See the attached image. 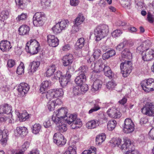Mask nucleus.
I'll return each mask as SVG.
<instances>
[{
	"mask_svg": "<svg viewBox=\"0 0 154 154\" xmlns=\"http://www.w3.org/2000/svg\"><path fill=\"white\" fill-rule=\"evenodd\" d=\"M11 48V43L8 41H3L0 42V49L3 52L8 51Z\"/></svg>",
	"mask_w": 154,
	"mask_h": 154,
	"instance_id": "nucleus-19",
	"label": "nucleus"
},
{
	"mask_svg": "<svg viewBox=\"0 0 154 154\" xmlns=\"http://www.w3.org/2000/svg\"><path fill=\"white\" fill-rule=\"evenodd\" d=\"M98 121L97 122V123L98 122L99 124H101L106 122L107 119L105 117L102 112L98 114Z\"/></svg>",
	"mask_w": 154,
	"mask_h": 154,
	"instance_id": "nucleus-38",
	"label": "nucleus"
},
{
	"mask_svg": "<svg viewBox=\"0 0 154 154\" xmlns=\"http://www.w3.org/2000/svg\"><path fill=\"white\" fill-rule=\"evenodd\" d=\"M29 146V143L28 142H26L22 145V151L23 152L25 151L28 148Z\"/></svg>",
	"mask_w": 154,
	"mask_h": 154,
	"instance_id": "nucleus-63",
	"label": "nucleus"
},
{
	"mask_svg": "<svg viewBox=\"0 0 154 154\" xmlns=\"http://www.w3.org/2000/svg\"><path fill=\"white\" fill-rule=\"evenodd\" d=\"M13 120L12 117L11 118V116L8 115L3 116L0 117V122H5L8 120L9 123H11Z\"/></svg>",
	"mask_w": 154,
	"mask_h": 154,
	"instance_id": "nucleus-45",
	"label": "nucleus"
},
{
	"mask_svg": "<svg viewBox=\"0 0 154 154\" xmlns=\"http://www.w3.org/2000/svg\"><path fill=\"white\" fill-rule=\"evenodd\" d=\"M82 126V122L79 119L76 118L72 124L71 128L72 129H76L79 128Z\"/></svg>",
	"mask_w": 154,
	"mask_h": 154,
	"instance_id": "nucleus-33",
	"label": "nucleus"
},
{
	"mask_svg": "<svg viewBox=\"0 0 154 154\" xmlns=\"http://www.w3.org/2000/svg\"><path fill=\"white\" fill-rule=\"evenodd\" d=\"M62 103L61 100L58 98L55 100H50L47 104V106L50 111H52L54 110L56 106L57 105H60Z\"/></svg>",
	"mask_w": 154,
	"mask_h": 154,
	"instance_id": "nucleus-16",
	"label": "nucleus"
},
{
	"mask_svg": "<svg viewBox=\"0 0 154 154\" xmlns=\"http://www.w3.org/2000/svg\"><path fill=\"white\" fill-rule=\"evenodd\" d=\"M122 3L126 9H129L130 8V0H124L122 1Z\"/></svg>",
	"mask_w": 154,
	"mask_h": 154,
	"instance_id": "nucleus-54",
	"label": "nucleus"
},
{
	"mask_svg": "<svg viewBox=\"0 0 154 154\" xmlns=\"http://www.w3.org/2000/svg\"><path fill=\"white\" fill-rule=\"evenodd\" d=\"M86 80L85 75L83 74L79 75L75 79V83L78 86L81 85L83 83L85 82Z\"/></svg>",
	"mask_w": 154,
	"mask_h": 154,
	"instance_id": "nucleus-24",
	"label": "nucleus"
},
{
	"mask_svg": "<svg viewBox=\"0 0 154 154\" xmlns=\"http://www.w3.org/2000/svg\"><path fill=\"white\" fill-rule=\"evenodd\" d=\"M96 53L94 52V54L92 55L89 60H87V62L88 63H91L92 62L93 63H92L91 67L92 69H94L92 72L91 80L93 82V84L91 86V92L92 93H95L96 91V84L95 81H96V72L95 70V64H96Z\"/></svg>",
	"mask_w": 154,
	"mask_h": 154,
	"instance_id": "nucleus-1",
	"label": "nucleus"
},
{
	"mask_svg": "<svg viewBox=\"0 0 154 154\" xmlns=\"http://www.w3.org/2000/svg\"><path fill=\"white\" fill-rule=\"evenodd\" d=\"M15 2L17 6L23 9L26 6L27 0H15Z\"/></svg>",
	"mask_w": 154,
	"mask_h": 154,
	"instance_id": "nucleus-40",
	"label": "nucleus"
},
{
	"mask_svg": "<svg viewBox=\"0 0 154 154\" xmlns=\"http://www.w3.org/2000/svg\"><path fill=\"white\" fill-rule=\"evenodd\" d=\"M51 0H41V3L43 7L46 8L50 6Z\"/></svg>",
	"mask_w": 154,
	"mask_h": 154,
	"instance_id": "nucleus-56",
	"label": "nucleus"
},
{
	"mask_svg": "<svg viewBox=\"0 0 154 154\" xmlns=\"http://www.w3.org/2000/svg\"><path fill=\"white\" fill-rule=\"evenodd\" d=\"M59 26V25L57 23L56 25L52 28V30L53 32L55 34L60 32L62 30L61 28H60Z\"/></svg>",
	"mask_w": 154,
	"mask_h": 154,
	"instance_id": "nucleus-51",
	"label": "nucleus"
},
{
	"mask_svg": "<svg viewBox=\"0 0 154 154\" xmlns=\"http://www.w3.org/2000/svg\"><path fill=\"white\" fill-rule=\"evenodd\" d=\"M61 121L58 125V129L59 131L61 133L65 132L67 130L66 125Z\"/></svg>",
	"mask_w": 154,
	"mask_h": 154,
	"instance_id": "nucleus-44",
	"label": "nucleus"
},
{
	"mask_svg": "<svg viewBox=\"0 0 154 154\" xmlns=\"http://www.w3.org/2000/svg\"><path fill=\"white\" fill-rule=\"evenodd\" d=\"M39 46V44L36 40L31 39L26 44L25 49L28 53L34 55L38 52Z\"/></svg>",
	"mask_w": 154,
	"mask_h": 154,
	"instance_id": "nucleus-3",
	"label": "nucleus"
},
{
	"mask_svg": "<svg viewBox=\"0 0 154 154\" xmlns=\"http://www.w3.org/2000/svg\"><path fill=\"white\" fill-rule=\"evenodd\" d=\"M47 38V42L50 46L55 47L58 45L59 40L54 35H49L48 36Z\"/></svg>",
	"mask_w": 154,
	"mask_h": 154,
	"instance_id": "nucleus-18",
	"label": "nucleus"
},
{
	"mask_svg": "<svg viewBox=\"0 0 154 154\" xmlns=\"http://www.w3.org/2000/svg\"><path fill=\"white\" fill-rule=\"evenodd\" d=\"M116 124V121L114 120H111L108 123L107 128L109 131L113 130L115 128Z\"/></svg>",
	"mask_w": 154,
	"mask_h": 154,
	"instance_id": "nucleus-39",
	"label": "nucleus"
},
{
	"mask_svg": "<svg viewBox=\"0 0 154 154\" xmlns=\"http://www.w3.org/2000/svg\"><path fill=\"white\" fill-rule=\"evenodd\" d=\"M41 128V126L39 123H35L33 126L32 132L34 134L39 133Z\"/></svg>",
	"mask_w": 154,
	"mask_h": 154,
	"instance_id": "nucleus-36",
	"label": "nucleus"
},
{
	"mask_svg": "<svg viewBox=\"0 0 154 154\" xmlns=\"http://www.w3.org/2000/svg\"><path fill=\"white\" fill-rule=\"evenodd\" d=\"M76 115L67 114V117H66L64 119L65 122L69 125L72 124L76 118Z\"/></svg>",
	"mask_w": 154,
	"mask_h": 154,
	"instance_id": "nucleus-30",
	"label": "nucleus"
},
{
	"mask_svg": "<svg viewBox=\"0 0 154 154\" xmlns=\"http://www.w3.org/2000/svg\"><path fill=\"white\" fill-rule=\"evenodd\" d=\"M141 110L145 115L149 116H154V103H146Z\"/></svg>",
	"mask_w": 154,
	"mask_h": 154,
	"instance_id": "nucleus-5",
	"label": "nucleus"
},
{
	"mask_svg": "<svg viewBox=\"0 0 154 154\" xmlns=\"http://www.w3.org/2000/svg\"><path fill=\"white\" fill-rule=\"evenodd\" d=\"M15 134L19 135H27L28 134V131L25 127H17L15 131Z\"/></svg>",
	"mask_w": 154,
	"mask_h": 154,
	"instance_id": "nucleus-29",
	"label": "nucleus"
},
{
	"mask_svg": "<svg viewBox=\"0 0 154 154\" xmlns=\"http://www.w3.org/2000/svg\"><path fill=\"white\" fill-rule=\"evenodd\" d=\"M29 89V85L25 83H21L18 86L17 91L18 95L20 97H23L27 93Z\"/></svg>",
	"mask_w": 154,
	"mask_h": 154,
	"instance_id": "nucleus-12",
	"label": "nucleus"
},
{
	"mask_svg": "<svg viewBox=\"0 0 154 154\" xmlns=\"http://www.w3.org/2000/svg\"><path fill=\"white\" fill-rule=\"evenodd\" d=\"M9 15V12L8 11L4 10L2 11L0 13V20L4 21L8 18Z\"/></svg>",
	"mask_w": 154,
	"mask_h": 154,
	"instance_id": "nucleus-37",
	"label": "nucleus"
},
{
	"mask_svg": "<svg viewBox=\"0 0 154 154\" xmlns=\"http://www.w3.org/2000/svg\"><path fill=\"white\" fill-rule=\"evenodd\" d=\"M43 125L45 128H48L51 126L50 120L48 119L45 121L43 123Z\"/></svg>",
	"mask_w": 154,
	"mask_h": 154,
	"instance_id": "nucleus-64",
	"label": "nucleus"
},
{
	"mask_svg": "<svg viewBox=\"0 0 154 154\" xmlns=\"http://www.w3.org/2000/svg\"><path fill=\"white\" fill-rule=\"evenodd\" d=\"M147 20L150 23H152L154 21L153 15H152L150 12L147 14Z\"/></svg>",
	"mask_w": 154,
	"mask_h": 154,
	"instance_id": "nucleus-61",
	"label": "nucleus"
},
{
	"mask_svg": "<svg viewBox=\"0 0 154 154\" xmlns=\"http://www.w3.org/2000/svg\"><path fill=\"white\" fill-rule=\"evenodd\" d=\"M85 18L83 15L81 14H79L77 17L74 20V23L76 25L79 26L82 24L84 21Z\"/></svg>",
	"mask_w": 154,
	"mask_h": 154,
	"instance_id": "nucleus-31",
	"label": "nucleus"
},
{
	"mask_svg": "<svg viewBox=\"0 0 154 154\" xmlns=\"http://www.w3.org/2000/svg\"><path fill=\"white\" fill-rule=\"evenodd\" d=\"M122 33V30L120 29H116L112 33V35L114 37L119 36Z\"/></svg>",
	"mask_w": 154,
	"mask_h": 154,
	"instance_id": "nucleus-55",
	"label": "nucleus"
},
{
	"mask_svg": "<svg viewBox=\"0 0 154 154\" xmlns=\"http://www.w3.org/2000/svg\"><path fill=\"white\" fill-rule=\"evenodd\" d=\"M56 70V67L54 65L48 66L46 73V76L49 77L53 75Z\"/></svg>",
	"mask_w": 154,
	"mask_h": 154,
	"instance_id": "nucleus-28",
	"label": "nucleus"
},
{
	"mask_svg": "<svg viewBox=\"0 0 154 154\" xmlns=\"http://www.w3.org/2000/svg\"><path fill=\"white\" fill-rule=\"evenodd\" d=\"M123 42L125 46L131 47L134 45V42L131 40H125L123 41Z\"/></svg>",
	"mask_w": 154,
	"mask_h": 154,
	"instance_id": "nucleus-62",
	"label": "nucleus"
},
{
	"mask_svg": "<svg viewBox=\"0 0 154 154\" xmlns=\"http://www.w3.org/2000/svg\"><path fill=\"white\" fill-rule=\"evenodd\" d=\"M81 93L79 86H77L74 87L73 89V93L75 95H79Z\"/></svg>",
	"mask_w": 154,
	"mask_h": 154,
	"instance_id": "nucleus-57",
	"label": "nucleus"
},
{
	"mask_svg": "<svg viewBox=\"0 0 154 154\" xmlns=\"http://www.w3.org/2000/svg\"><path fill=\"white\" fill-rule=\"evenodd\" d=\"M71 77V75L69 72H67L66 75L61 77L59 82L62 87L66 86L68 83Z\"/></svg>",
	"mask_w": 154,
	"mask_h": 154,
	"instance_id": "nucleus-20",
	"label": "nucleus"
},
{
	"mask_svg": "<svg viewBox=\"0 0 154 154\" xmlns=\"http://www.w3.org/2000/svg\"><path fill=\"white\" fill-rule=\"evenodd\" d=\"M8 138V135H0V141L3 145L5 144Z\"/></svg>",
	"mask_w": 154,
	"mask_h": 154,
	"instance_id": "nucleus-59",
	"label": "nucleus"
},
{
	"mask_svg": "<svg viewBox=\"0 0 154 154\" xmlns=\"http://www.w3.org/2000/svg\"><path fill=\"white\" fill-rule=\"evenodd\" d=\"M116 82L113 80L108 82L106 84V87L109 90H112L114 89L116 86Z\"/></svg>",
	"mask_w": 154,
	"mask_h": 154,
	"instance_id": "nucleus-43",
	"label": "nucleus"
},
{
	"mask_svg": "<svg viewBox=\"0 0 154 154\" xmlns=\"http://www.w3.org/2000/svg\"><path fill=\"white\" fill-rule=\"evenodd\" d=\"M56 116L58 117H60L61 119H65L66 117H67V109L66 107H61L56 112Z\"/></svg>",
	"mask_w": 154,
	"mask_h": 154,
	"instance_id": "nucleus-21",
	"label": "nucleus"
},
{
	"mask_svg": "<svg viewBox=\"0 0 154 154\" xmlns=\"http://www.w3.org/2000/svg\"><path fill=\"white\" fill-rule=\"evenodd\" d=\"M86 125L88 129L94 128L96 126V122L94 120L89 121L86 123Z\"/></svg>",
	"mask_w": 154,
	"mask_h": 154,
	"instance_id": "nucleus-48",
	"label": "nucleus"
},
{
	"mask_svg": "<svg viewBox=\"0 0 154 154\" xmlns=\"http://www.w3.org/2000/svg\"><path fill=\"white\" fill-rule=\"evenodd\" d=\"M64 92L62 88H56L50 89L45 93L47 98L48 100H51L62 97Z\"/></svg>",
	"mask_w": 154,
	"mask_h": 154,
	"instance_id": "nucleus-4",
	"label": "nucleus"
},
{
	"mask_svg": "<svg viewBox=\"0 0 154 154\" xmlns=\"http://www.w3.org/2000/svg\"><path fill=\"white\" fill-rule=\"evenodd\" d=\"M61 119V118L60 117H58V116H56V113H54L52 116V121L55 124H57L60 123L61 121H60V119Z\"/></svg>",
	"mask_w": 154,
	"mask_h": 154,
	"instance_id": "nucleus-53",
	"label": "nucleus"
},
{
	"mask_svg": "<svg viewBox=\"0 0 154 154\" xmlns=\"http://www.w3.org/2000/svg\"><path fill=\"white\" fill-rule=\"evenodd\" d=\"M54 142L57 146H62L64 145L66 139L63 135H54Z\"/></svg>",
	"mask_w": 154,
	"mask_h": 154,
	"instance_id": "nucleus-15",
	"label": "nucleus"
},
{
	"mask_svg": "<svg viewBox=\"0 0 154 154\" xmlns=\"http://www.w3.org/2000/svg\"><path fill=\"white\" fill-rule=\"evenodd\" d=\"M123 128V131L126 134L130 133L133 132L134 129L133 122L129 118L125 119Z\"/></svg>",
	"mask_w": 154,
	"mask_h": 154,
	"instance_id": "nucleus-10",
	"label": "nucleus"
},
{
	"mask_svg": "<svg viewBox=\"0 0 154 154\" xmlns=\"http://www.w3.org/2000/svg\"><path fill=\"white\" fill-rule=\"evenodd\" d=\"M73 56L71 54L64 56L62 60V63L64 66L70 65L73 61Z\"/></svg>",
	"mask_w": 154,
	"mask_h": 154,
	"instance_id": "nucleus-22",
	"label": "nucleus"
},
{
	"mask_svg": "<svg viewBox=\"0 0 154 154\" xmlns=\"http://www.w3.org/2000/svg\"><path fill=\"white\" fill-rule=\"evenodd\" d=\"M108 32L107 26L105 25L98 26L97 27V41L103 38L106 35Z\"/></svg>",
	"mask_w": 154,
	"mask_h": 154,
	"instance_id": "nucleus-7",
	"label": "nucleus"
},
{
	"mask_svg": "<svg viewBox=\"0 0 154 154\" xmlns=\"http://www.w3.org/2000/svg\"><path fill=\"white\" fill-rule=\"evenodd\" d=\"M106 135H99L98 137H97V142H98V145H100L104 140L106 138Z\"/></svg>",
	"mask_w": 154,
	"mask_h": 154,
	"instance_id": "nucleus-60",
	"label": "nucleus"
},
{
	"mask_svg": "<svg viewBox=\"0 0 154 154\" xmlns=\"http://www.w3.org/2000/svg\"><path fill=\"white\" fill-rule=\"evenodd\" d=\"M103 60L102 59H100L98 60V64L99 65V68L98 69L97 72L103 71L104 68L105 66L103 64Z\"/></svg>",
	"mask_w": 154,
	"mask_h": 154,
	"instance_id": "nucleus-50",
	"label": "nucleus"
},
{
	"mask_svg": "<svg viewBox=\"0 0 154 154\" xmlns=\"http://www.w3.org/2000/svg\"><path fill=\"white\" fill-rule=\"evenodd\" d=\"M45 15L43 13L37 12L34 15L33 18V25L36 26H42L44 23Z\"/></svg>",
	"mask_w": 154,
	"mask_h": 154,
	"instance_id": "nucleus-8",
	"label": "nucleus"
},
{
	"mask_svg": "<svg viewBox=\"0 0 154 154\" xmlns=\"http://www.w3.org/2000/svg\"><path fill=\"white\" fill-rule=\"evenodd\" d=\"M132 64L131 62L125 61L122 63L120 65L121 72L123 77H126L131 72Z\"/></svg>",
	"mask_w": 154,
	"mask_h": 154,
	"instance_id": "nucleus-6",
	"label": "nucleus"
},
{
	"mask_svg": "<svg viewBox=\"0 0 154 154\" xmlns=\"http://www.w3.org/2000/svg\"><path fill=\"white\" fill-rule=\"evenodd\" d=\"M96 148L92 146L88 150H84L81 154H95Z\"/></svg>",
	"mask_w": 154,
	"mask_h": 154,
	"instance_id": "nucleus-47",
	"label": "nucleus"
},
{
	"mask_svg": "<svg viewBox=\"0 0 154 154\" xmlns=\"http://www.w3.org/2000/svg\"><path fill=\"white\" fill-rule=\"evenodd\" d=\"M103 71L105 75L109 78H112L113 76V73L112 72L110 68L108 66H104Z\"/></svg>",
	"mask_w": 154,
	"mask_h": 154,
	"instance_id": "nucleus-34",
	"label": "nucleus"
},
{
	"mask_svg": "<svg viewBox=\"0 0 154 154\" xmlns=\"http://www.w3.org/2000/svg\"><path fill=\"white\" fill-rule=\"evenodd\" d=\"M69 22L67 20H63L60 22H59L57 23L59 25L62 30L65 29L68 26Z\"/></svg>",
	"mask_w": 154,
	"mask_h": 154,
	"instance_id": "nucleus-42",
	"label": "nucleus"
},
{
	"mask_svg": "<svg viewBox=\"0 0 154 154\" xmlns=\"http://www.w3.org/2000/svg\"><path fill=\"white\" fill-rule=\"evenodd\" d=\"M85 41L83 38H81L78 39L75 44V47L76 49H81L83 48L85 44Z\"/></svg>",
	"mask_w": 154,
	"mask_h": 154,
	"instance_id": "nucleus-32",
	"label": "nucleus"
},
{
	"mask_svg": "<svg viewBox=\"0 0 154 154\" xmlns=\"http://www.w3.org/2000/svg\"><path fill=\"white\" fill-rule=\"evenodd\" d=\"M122 141L121 139L119 138H113L110 140V143H112L114 146H119Z\"/></svg>",
	"mask_w": 154,
	"mask_h": 154,
	"instance_id": "nucleus-46",
	"label": "nucleus"
},
{
	"mask_svg": "<svg viewBox=\"0 0 154 154\" xmlns=\"http://www.w3.org/2000/svg\"><path fill=\"white\" fill-rule=\"evenodd\" d=\"M24 66L23 63H21L17 68L16 72L19 75H21L24 72Z\"/></svg>",
	"mask_w": 154,
	"mask_h": 154,
	"instance_id": "nucleus-49",
	"label": "nucleus"
},
{
	"mask_svg": "<svg viewBox=\"0 0 154 154\" xmlns=\"http://www.w3.org/2000/svg\"><path fill=\"white\" fill-rule=\"evenodd\" d=\"M16 115L21 121H25L28 119L30 117V115L26 112H24L23 113H20L19 112H16Z\"/></svg>",
	"mask_w": 154,
	"mask_h": 154,
	"instance_id": "nucleus-27",
	"label": "nucleus"
},
{
	"mask_svg": "<svg viewBox=\"0 0 154 154\" xmlns=\"http://www.w3.org/2000/svg\"><path fill=\"white\" fill-rule=\"evenodd\" d=\"M76 147L75 146H69L63 154H76Z\"/></svg>",
	"mask_w": 154,
	"mask_h": 154,
	"instance_id": "nucleus-35",
	"label": "nucleus"
},
{
	"mask_svg": "<svg viewBox=\"0 0 154 154\" xmlns=\"http://www.w3.org/2000/svg\"><path fill=\"white\" fill-rule=\"evenodd\" d=\"M122 59H130L132 58V54L129 49L127 48L123 50L121 54Z\"/></svg>",
	"mask_w": 154,
	"mask_h": 154,
	"instance_id": "nucleus-26",
	"label": "nucleus"
},
{
	"mask_svg": "<svg viewBox=\"0 0 154 154\" xmlns=\"http://www.w3.org/2000/svg\"><path fill=\"white\" fill-rule=\"evenodd\" d=\"M27 14L26 13H22L18 15L16 19L17 21H20L22 20H25L26 19Z\"/></svg>",
	"mask_w": 154,
	"mask_h": 154,
	"instance_id": "nucleus-52",
	"label": "nucleus"
},
{
	"mask_svg": "<svg viewBox=\"0 0 154 154\" xmlns=\"http://www.w3.org/2000/svg\"><path fill=\"white\" fill-rule=\"evenodd\" d=\"M121 149L125 151L127 150L125 154H140L139 151L135 149L133 143L128 139H125Z\"/></svg>",
	"mask_w": 154,
	"mask_h": 154,
	"instance_id": "nucleus-2",
	"label": "nucleus"
},
{
	"mask_svg": "<svg viewBox=\"0 0 154 154\" xmlns=\"http://www.w3.org/2000/svg\"><path fill=\"white\" fill-rule=\"evenodd\" d=\"M12 106L8 104L5 103L0 106V114L2 113L7 114V115L9 114V116H11V118H12Z\"/></svg>",
	"mask_w": 154,
	"mask_h": 154,
	"instance_id": "nucleus-14",
	"label": "nucleus"
},
{
	"mask_svg": "<svg viewBox=\"0 0 154 154\" xmlns=\"http://www.w3.org/2000/svg\"><path fill=\"white\" fill-rule=\"evenodd\" d=\"M88 67L86 66H82L79 68L77 71L79 72V75L83 74L85 75V74L88 71Z\"/></svg>",
	"mask_w": 154,
	"mask_h": 154,
	"instance_id": "nucleus-41",
	"label": "nucleus"
},
{
	"mask_svg": "<svg viewBox=\"0 0 154 154\" xmlns=\"http://www.w3.org/2000/svg\"><path fill=\"white\" fill-rule=\"evenodd\" d=\"M80 90L81 93H85L88 89V85L86 84H83L80 85Z\"/></svg>",
	"mask_w": 154,
	"mask_h": 154,
	"instance_id": "nucleus-58",
	"label": "nucleus"
},
{
	"mask_svg": "<svg viewBox=\"0 0 154 154\" xmlns=\"http://www.w3.org/2000/svg\"><path fill=\"white\" fill-rule=\"evenodd\" d=\"M30 30L29 27L26 25L20 26L18 29L19 34L20 35H24L28 33Z\"/></svg>",
	"mask_w": 154,
	"mask_h": 154,
	"instance_id": "nucleus-25",
	"label": "nucleus"
},
{
	"mask_svg": "<svg viewBox=\"0 0 154 154\" xmlns=\"http://www.w3.org/2000/svg\"><path fill=\"white\" fill-rule=\"evenodd\" d=\"M141 85L145 91L147 92L153 91H154V79L150 78L143 81Z\"/></svg>",
	"mask_w": 154,
	"mask_h": 154,
	"instance_id": "nucleus-9",
	"label": "nucleus"
},
{
	"mask_svg": "<svg viewBox=\"0 0 154 154\" xmlns=\"http://www.w3.org/2000/svg\"><path fill=\"white\" fill-rule=\"evenodd\" d=\"M40 63L38 61H33L31 62L29 65L28 73L30 74H32L36 72L38 69Z\"/></svg>",
	"mask_w": 154,
	"mask_h": 154,
	"instance_id": "nucleus-17",
	"label": "nucleus"
},
{
	"mask_svg": "<svg viewBox=\"0 0 154 154\" xmlns=\"http://www.w3.org/2000/svg\"><path fill=\"white\" fill-rule=\"evenodd\" d=\"M143 60L144 61L151 60L154 58V50L151 49H147L142 54Z\"/></svg>",
	"mask_w": 154,
	"mask_h": 154,
	"instance_id": "nucleus-11",
	"label": "nucleus"
},
{
	"mask_svg": "<svg viewBox=\"0 0 154 154\" xmlns=\"http://www.w3.org/2000/svg\"><path fill=\"white\" fill-rule=\"evenodd\" d=\"M107 113L109 116L112 118L119 119L122 116V113L118 109L113 107L109 109Z\"/></svg>",
	"mask_w": 154,
	"mask_h": 154,
	"instance_id": "nucleus-13",
	"label": "nucleus"
},
{
	"mask_svg": "<svg viewBox=\"0 0 154 154\" xmlns=\"http://www.w3.org/2000/svg\"><path fill=\"white\" fill-rule=\"evenodd\" d=\"M51 82L50 81L46 80L43 81L40 85V92L42 94L45 93V91L51 85Z\"/></svg>",
	"mask_w": 154,
	"mask_h": 154,
	"instance_id": "nucleus-23",
	"label": "nucleus"
}]
</instances>
